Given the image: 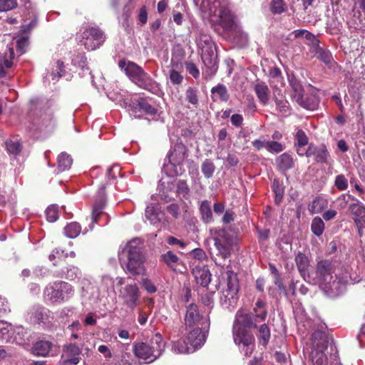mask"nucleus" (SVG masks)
<instances>
[{
	"label": "nucleus",
	"instance_id": "f257e3e1",
	"mask_svg": "<svg viewBox=\"0 0 365 365\" xmlns=\"http://www.w3.org/2000/svg\"><path fill=\"white\" fill-rule=\"evenodd\" d=\"M335 267L329 259H322L317 263L315 270V280L319 287L327 294H336L340 292L341 285L348 283V277L334 276Z\"/></svg>",
	"mask_w": 365,
	"mask_h": 365
},
{
	"label": "nucleus",
	"instance_id": "f03ea898",
	"mask_svg": "<svg viewBox=\"0 0 365 365\" xmlns=\"http://www.w3.org/2000/svg\"><path fill=\"white\" fill-rule=\"evenodd\" d=\"M119 260L125 264L127 270L132 274H140L144 270L145 257L142 251L139 239L129 241L119 253Z\"/></svg>",
	"mask_w": 365,
	"mask_h": 365
},
{
	"label": "nucleus",
	"instance_id": "7ed1b4c3",
	"mask_svg": "<svg viewBox=\"0 0 365 365\" xmlns=\"http://www.w3.org/2000/svg\"><path fill=\"white\" fill-rule=\"evenodd\" d=\"M120 68L124 71L129 79L139 88L145 89L153 94H158L160 91V84L146 73L139 65L125 59L118 62Z\"/></svg>",
	"mask_w": 365,
	"mask_h": 365
},
{
	"label": "nucleus",
	"instance_id": "20e7f679",
	"mask_svg": "<svg viewBox=\"0 0 365 365\" xmlns=\"http://www.w3.org/2000/svg\"><path fill=\"white\" fill-rule=\"evenodd\" d=\"M208 7L212 26L219 25L224 30H231L234 26V16L230 9L228 0H202Z\"/></svg>",
	"mask_w": 365,
	"mask_h": 365
},
{
	"label": "nucleus",
	"instance_id": "39448f33",
	"mask_svg": "<svg viewBox=\"0 0 365 365\" xmlns=\"http://www.w3.org/2000/svg\"><path fill=\"white\" fill-rule=\"evenodd\" d=\"M165 349V342L160 333L155 334L148 342L135 343L133 352L136 357L145 361L146 364L152 363L158 359Z\"/></svg>",
	"mask_w": 365,
	"mask_h": 365
},
{
	"label": "nucleus",
	"instance_id": "423d86ee",
	"mask_svg": "<svg viewBox=\"0 0 365 365\" xmlns=\"http://www.w3.org/2000/svg\"><path fill=\"white\" fill-rule=\"evenodd\" d=\"M73 292V287L69 283L58 280L50 282L45 287L43 298L48 304H61L68 300Z\"/></svg>",
	"mask_w": 365,
	"mask_h": 365
},
{
	"label": "nucleus",
	"instance_id": "0eeeda50",
	"mask_svg": "<svg viewBox=\"0 0 365 365\" xmlns=\"http://www.w3.org/2000/svg\"><path fill=\"white\" fill-rule=\"evenodd\" d=\"M222 278L225 281L226 288L222 292L220 300L227 307H234L237 302L239 291V281L237 274L231 269L222 273Z\"/></svg>",
	"mask_w": 365,
	"mask_h": 365
},
{
	"label": "nucleus",
	"instance_id": "6e6552de",
	"mask_svg": "<svg viewBox=\"0 0 365 365\" xmlns=\"http://www.w3.org/2000/svg\"><path fill=\"white\" fill-rule=\"evenodd\" d=\"M83 44L88 51H93L99 48L105 41V34L98 26L85 29L82 33Z\"/></svg>",
	"mask_w": 365,
	"mask_h": 365
},
{
	"label": "nucleus",
	"instance_id": "1a4fd4ad",
	"mask_svg": "<svg viewBox=\"0 0 365 365\" xmlns=\"http://www.w3.org/2000/svg\"><path fill=\"white\" fill-rule=\"evenodd\" d=\"M214 240L217 250V257H221L224 260L229 258L235 245V239L230 234L223 232Z\"/></svg>",
	"mask_w": 365,
	"mask_h": 365
},
{
	"label": "nucleus",
	"instance_id": "9d476101",
	"mask_svg": "<svg viewBox=\"0 0 365 365\" xmlns=\"http://www.w3.org/2000/svg\"><path fill=\"white\" fill-rule=\"evenodd\" d=\"M202 60L206 67L202 72L203 77L205 80H210L216 74L218 68L217 48L202 51Z\"/></svg>",
	"mask_w": 365,
	"mask_h": 365
},
{
	"label": "nucleus",
	"instance_id": "9b49d317",
	"mask_svg": "<svg viewBox=\"0 0 365 365\" xmlns=\"http://www.w3.org/2000/svg\"><path fill=\"white\" fill-rule=\"evenodd\" d=\"M82 348L76 343H67L62 347V363L63 365H77L81 360Z\"/></svg>",
	"mask_w": 365,
	"mask_h": 365
},
{
	"label": "nucleus",
	"instance_id": "f8f14e48",
	"mask_svg": "<svg viewBox=\"0 0 365 365\" xmlns=\"http://www.w3.org/2000/svg\"><path fill=\"white\" fill-rule=\"evenodd\" d=\"M140 292L138 285L134 283L127 284L120 292L119 297L128 308L133 310L138 305Z\"/></svg>",
	"mask_w": 365,
	"mask_h": 365
},
{
	"label": "nucleus",
	"instance_id": "ddd939ff",
	"mask_svg": "<svg viewBox=\"0 0 365 365\" xmlns=\"http://www.w3.org/2000/svg\"><path fill=\"white\" fill-rule=\"evenodd\" d=\"M350 213L354 216L353 220L357 228L358 235L360 237L364 236L365 229V205L357 201L351 203L349 206Z\"/></svg>",
	"mask_w": 365,
	"mask_h": 365
},
{
	"label": "nucleus",
	"instance_id": "4468645a",
	"mask_svg": "<svg viewBox=\"0 0 365 365\" xmlns=\"http://www.w3.org/2000/svg\"><path fill=\"white\" fill-rule=\"evenodd\" d=\"M267 316V310H259V313L253 312L250 314H237L236 321L238 324L243 325L249 329H255L258 324L265 321Z\"/></svg>",
	"mask_w": 365,
	"mask_h": 365
},
{
	"label": "nucleus",
	"instance_id": "2eb2a0df",
	"mask_svg": "<svg viewBox=\"0 0 365 365\" xmlns=\"http://www.w3.org/2000/svg\"><path fill=\"white\" fill-rule=\"evenodd\" d=\"M187 153V147L182 142H177L167 155L169 164L175 168L178 166L181 168Z\"/></svg>",
	"mask_w": 365,
	"mask_h": 365
},
{
	"label": "nucleus",
	"instance_id": "dca6fc26",
	"mask_svg": "<svg viewBox=\"0 0 365 365\" xmlns=\"http://www.w3.org/2000/svg\"><path fill=\"white\" fill-rule=\"evenodd\" d=\"M307 158L314 157V161L318 164H329L331 158L330 153L324 144L317 146L310 143L304 153Z\"/></svg>",
	"mask_w": 365,
	"mask_h": 365
},
{
	"label": "nucleus",
	"instance_id": "f3484780",
	"mask_svg": "<svg viewBox=\"0 0 365 365\" xmlns=\"http://www.w3.org/2000/svg\"><path fill=\"white\" fill-rule=\"evenodd\" d=\"M247 329V327L238 324L237 322H235L233 327V338L236 344L248 346L255 343L254 335Z\"/></svg>",
	"mask_w": 365,
	"mask_h": 365
},
{
	"label": "nucleus",
	"instance_id": "a211bd4d",
	"mask_svg": "<svg viewBox=\"0 0 365 365\" xmlns=\"http://www.w3.org/2000/svg\"><path fill=\"white\" fill-rule=\"evenodd\" d=\"M106 186L103 185L98 190L96 199L93 206L92 210V222L97 223L100 217L103 213V209L106 205Z\"/></svg>",
	"mask_w": 365,
	"mask_h": 365
},
{
	"label": "nucleus",
	"instance_id": "6ab92c4d",
	"mask_svg": "<svg viewBox=\"0 0 365 365\" xmlns=\"http://www.w3.org/2000/svg\"><path fill=\"white\" fill-rule=\"evenodd\" d=\"M31 319L36 324L47 325L51 323L50 319L53 317L49 309L40 305H36L31 309Z\"/></svg>",
	"mask_w": 365,
	"mask_h": 365
},
{
	"label": "nucleus",
	"instance_id": "aec40b11",
	"mask_svg": "<svg viewBox=\"0 0 365 365\" xmlns=\"http://www.w3.org/2000/svg\"><path fill=\"white\" fill-rule=\"evenodd\" d=\"M203 319L204 318L200 314L197 304L192 303L187 307L184 319L186 328L197 326Z\"/></svg>",
	"mask_w": 365,
	"mask_h": 365
},
{
	"label": "nucleus",
	"instance_id": "412c9836",
	"mask_svg": "<svg viewBox=\"0 0 365 365\" xmlns=\"http://www.w3.org/2000/svg\"><path fill=\"white\" fill-rule=\"evenodd\" d=\"M312 351H324L328 348V336L321 330H315L311 337Z\"/></svg>",
	"mask_w": 365,
	"mask_h": 365
},
{
	"label": "nucleus",
	"instance_id": "4be33fe9",
	"mask_svg": "<svg viewBox=\"0 0 365 365\" xmlns=\"http://www.w3.org/2000/svg\"><path fill=\"white\" fill-rule=\"evenodd\" d=\"M187 340L190 346L195 350L205 343L206 340L205 332L202 330V328L196 327L189 332Z\"/></svg>",
	"mask_w": 365,
	"mask_h": 365
},
{
	"label": "nucleus",
	"instance_id": "5701e85b",
	"mask_svg": "<svg viewBox=\"0 0 365 365\" xmlns=\"http://www.w3.org/2000/svg\"><path fill=\"white\" fill-rule=\"evenodd\" d=\"M160 261L165 264L173 272H177V267L182 264L180 257L171 250L162 254Z\"/></svg>",
	"mask_w": 365,
	"mask_h": 365
},
{
	"label": "nucleus",
	"instance_id": "b1692460",
	"mask_svg": "<svg viewBox=\"0 0 365 365\" xmlns=\"http://www.w3.org/2000/svg\"><path fill=\"white\" fill-rule=\"evenodd\" d=\"M299 98L300 99L297 98L296 102L301 107L309 110H314L318 108L319 101L316 95L303 94Z\"/></svg>",
	"mask_w": 365,
	"mask_h": 365
},
{
	"label": "nucleus",
	"instance_id": "393cba45",
	"mask_svg": "<svg viewBox=\"0 0 365 365\" xmlns=\"http://www.w3.org/2000/svg\"><path fill=\"white\" fill-rule=\"evenodd\" d=\"M150 98L140 97L136 100V108L143 111L146 115L154 116L157 114L158 110L150 103Z\"/></svg>",
	"mask_w": 365,
	"mask_h": 365
},
{
	"label": "nucleus",
	"instance_id": "a878e982",
	"mask_svg": "<svg viewBox=\"0 0 365 365\" xmlns=\"http://www.w3.org/2000/svg\"><path fill=\"white\" fill-rule=\"evenodd\" d=\"M193 274L198 284L202 287H207L211 281V274L208 268L195 267L193 270Z\"/></svg>",
	"mask_w": 365,
	"mask_h": 365
},
{
	"label": "nucleus",
	"instance_id": "bb28decb",
	"mask_svg": "<svg viewBox=\"0 0 365 365\" xmlns=\"http://www.w3.org/2000/svg\"><path fill=\"white\" fill-rule=\"evenodd\" d=\"M254 91L259 102L265 106L269 100V89L264 82H258L254 86Z\"/></svg>",
	"mask_w": 365,
	"mask_h": 365
},
{
	"label": "nucleus",
	"instance_id": "cd10ccee",
	"mask_svg": "<svg viewBox=\"0 0 365 365\" xmlns=\"http://www.w3.org/2000/svg\"><path fill=\"white\" fill-rule=\"evenodd\" d=\"M53 347V344L49 341L40 340L36 341L33 348L32 352L38 356H46Z\"/></svg>",
	"mask_w": 365,
	"mask_h": 365
},
{
	"label": "nucleus",
	"instance_id": "c85d7f7f",
	"mask_svg": "<svg viewBox=\"0 0 365 365\" xmlns=\"http://www.w3.org/2000/svg\"><path fill=\"white\" fill-rule=\"evenodd\" d=\"M289 83L291 87V97L295 101L298 98L300 99L304 93V88L300 81L292 74L288 76Z\"/></svg>",
	"mask_w": 365,
	"mask_h": 365
},
{
	"label": "nucleus",
	"instance_id": "c756f323",
	"mask_svg": "<svg viewBox=\"0 0 365 365\" xmlns=\"http://www.w3.org/2000/svg\"><path fill=\"white\" fill-rule=\"evenodd\" d=\"M276 165L279 170L284 173L293 168L294 160L289 154L284 153L276 159Z\"/></svg>",
	"mask_w": 365,
	"mask_h": 365
},
{
	"label": "nucleus",
	"instance_id": "7c9ffc66",
	"mask_svg": "<svg viewBox=\"0 0 365 365\" xmlns=\"http://www.w3.org/2000/svg\"><path fill=\"white\" fill-rule=\"evenodd\" d=\"M28 4H30L29 0H0V12L8 11L21 6L26 7Z\"/></svg>",
	"mask_w": 365,
	"mask_h": 365
},
{
	"label": "nucleus",
	"instance_id": "2f4dec72",
	"mask_svg": "<svg viewBox=\"0 0 365 365\" xmlns=\"http://www.w3.org/2000/svg\"><path fill=\"white\" fill-rule=\"evenodd\" d=\"M313 52L314 56L325 64L329 65L331 63L333 58L331 52L319 46V43L314 46Z\"/></svg>",
	"mask_w": 365,
	"mask_h": 365
},
{
	"label": "nucleus",
	"instance_id": "473e14b6",
	"mask_svg": "<svg viewBox=\"0 0 365 365\" xmlns=\"http://www.w3.org/2000/svg\"><path fill=\"white\" fill-rule=\"evenodd\" d=\"M308 143L309 138L305 132L302 129L297 130L294 134V147L297 148V153L299 155H304V153H300V148L308 145Z\"/></svg>",
	"mask_w": 365,
	"mask_h": 365
},
{
	"label": "nucleus",
	"instance_id": "72a5a7b5",
	"mask_svg": "<svg viewBox=\"0 0 365 365\" xmlns=\"http://www.w3.org/2000/svg\"><path fill=\"white\" fill-rule=\"evenodd\" d=\"M300 274L304 277L309 266V258L302 252H298L294 259Z\"/></svg>",
	"mask_w": 365,
	"mask_h": 365
},
{
	"label": "nucleus",
	"instance_id": "f704fd0d",
	"mask_svg": "<svg viewBox=\"0 0 365 365\" xmlns=\"http://www.w3.org/2000/svg\"><path fill=\"white\" fill-rule=\"evenodd\" d=\"M211 93L212 94V98L216 96L220 101L223 102H227L230 99L227 88L222 83H218L217 86L212 87L211 88ZM213 100L216 101L215 99Z\"/></svg>",
	"mask_w": 365,
	"mask_h": 365
},
{
	"label": "nucleus",
	"instance_id": "c9c22d12",
	"mask_svg": "<svg viewBox=\"0 0 365 365\" xmlns=\"http://www.w3.org/2000/svg\"><path fill=\"white\" fill-rule=\"evenodd\" d=\"M197 46L200 48H201L202 51H205V50H212L217 48L212 37L205 33L200 34Z\"/></svg>",
	"mask_w": 365,
	"mask_h": 365
},
{
	"label": "nucleus",
	"instance_id": "e433bc0d",
	"mask_svg": "<svg viewBox=\"0 0 365 365\" xmlns=\"http://www.w3.org/2000/svg\"><path fill=\"white\" fill-rule=\"evenodd\" d=\"M201 219L203 222L208 224L213 221L210 204L207 200H203L200 207Z\"/></svg>",
	"mask_w": 365,
	"mask_h": 365
},
{
	"label": "nucleus",
	"instance_id": "4c0bfd02",
	"mask_svg": "<svg viewBox=\"0 0 365 365\" xmlns=\"http://www.w3.org/2000/svg\"><path fill=\"white\" fill-rule=\"evenodd\" d=\"M198 90L195 87H188L185 91V100L192 108H197L199 105Z\"/></svg>",
	"mask_w": 365,
	"mask_h": 365
},
{
	"label": "nucleus",
	"instance_id": "58836bf2",
	"mask_svg": "<svg viewBox=\"0 0 365 365\" xmlns=\"http://www.w3.org/2000/svg\"><path fill=\"white\" fill-rule=\"evenodd\" d=\"M273 192H274V203L279 205L283 199L284 187L278 180L274 179L272 184Z\"/></svg>",
	"mask_w": 365,
	"mask_h": 365
},
{
	"label": "nucleus",
	"instance_id": "ea45409f",
	"mask_svg": "<svg viewBox=\"0 0 365 365\" xmlns=\"http://www.w3.org/2000/svg\"><path fill=\"white\" fill-rule=\"evenodd\" d=\"M81 232V227L77 222H70L64 227V233L69 238H76L80 235Z\"/></svg>",
	"mask_w": 365,
	"mask_h": 365
},
{
	"label": "nucleus",
	"instance_id": "a19ab883",
	"mask_svg": "<svg viewBox=\"0 0 365 365\" xmlns=\"http://www.w3.org/2000/svg\"><path fill=\"white\" fill-rule=\"evenodd\" d=\"M173 349L177 354H187L193 351L194 349L190 346L188 341H185L183 339H179L176 341H174L173 344Z\"/></svg>",
	"mask_w": 365,
	"mask_h": 365
},
{
	"label": "nucleus",
	"instance_id": "79ce46f5",
	"mask_svg": "<svg viewBox=\"0 0 365 365\" xmlns=\"http://www.w3.org/2000/svg\"><path fill=\"white\" fill-rule=\"evenodd\" d=\"M73 160L71 155L66 153H61L58 156V169L59 171L63 172L71 168Z\"/></svg>",
	"mask_w": 365,
	"mask_h": 365
},
{
	"label": "nucleus",
	"instance_id": "37998d69",
	"mask_svg": "<svg viewBox=\"0 0 365 365\" xmlns=\"http://www.w3.org/2000/svg\"><path fill=\"white\" fill-rule=\"evenodd\" d=\"M325 229V225L322 219L319 217H315L312 219L311 223V230L313 234L317 237L321 236Z\"/></svg>",
	"mask_w": 365,
	"mask_h": 365
},
{
	"label": "nucleus",
	"instance_id": "c03bdc74",
	"mask_svg": "<svg viewBox=\"0 0 365 365\" xmlns=\"http://www.w3.org/2000/svg\"><path fill=\"white\" fill-rule=\"evenodd\" d=\"M259 343L266 346L270 339V330L266 324H262L259 327V334L257 335Z\"/></svg>",
	"mask_w": 365,
	"mask_h": 365
},
{
	"label": "nucleus",
	"instance_id": "a18cd8bd",
	"mask_svg": "<svg viewBox=\"0 0 365 365\" xmlns=\"http://www.w3.org/2000/svg\"><path fill=\"white\" fill-rule=\"evenodd\" d=\"M67 256L64 254L63 251L53 250L48 256V259L51 262H53V264L56 265H64L66 263V259Z\"/></svg>",
	"mask_w": 365,
	"mask_h": 365
},
{
	"label": "nucleus",
	"instance_id": "49530a36",
	"mask_svg": "<svg viewBox=\"0 0 365 365\" xmlns=\"http://www.w3.org/2000/svg\"><path fill=\"white\" fill-rule=\"evenodd\" d=\"M145 217L153 225L159 223L160 221V219L159 217V212L153 205H149L147 206L145 211Z\"/></svg>",
	"mask_w": 365,
	"mask_h": 365
},
{
	"label": "nucleus",
	"instance_id": "de8ad7c7",
	"mask_svg": "<svg viewBox=\"0 0 365 365\" xmlns=\"http://www.w3.org/2000/svg\"><path fill=\"white\" fill-rule=\"evenodd\" d=\"M326 205V200L321 197H317L309 205V211L312 214L319 213L322 211Z\"/></svg>",
	"mask_w": 365,
	"mask_h": 365
},
{
	"label": "nucleus",
	"instance_id": "09e8293b",
	"mask_svg": "<svg viewBox=\"0 0 365 365\" xmlns=\"http://www.w3.org/2000/svg\"><path fill=\"white\" fill-rule=\"evenodd\" d=\"M201 170L206 178H210L215 171V165L210 159H206L201 165Z\"/></svg>",
	"mask_w": 365,
	"mask_h": 365
},
{
	"label": "nucleus",
	"instance_id": "8fccbe9b",
	"mask_svg": "<svg viewBox=\"0 0 365 365\" xmlns=\"http://www.w3.org/2000/svg\"><path fill=\"white\" fill-rule=\"evenodd\" d=\"M277 91H274V102L276 103L277 109L284 113H287L289 112V106L288 101L284 98V97L281 95L279 97L276 96Z\"/></svg>",
	"mask_w": 365,
	"mask_h": 365
},
{
	"label": "nucleus",
	"instance_id": "3c124183",
	"mask_svg": "<svg viewBox=\"0 0 365 365\" xmlns=\"http://www.w3.org/2000/svg\"><path fill=\"white\" fill-rule=\"evenodd\" d=\"M311 358L313 365H328V358L324 351H312Z\"/></svg>",
	"mask_w": 365,
	"mask_h": 365
},
{
	"label": "nucleus",
	"instance_id": "603ef678",
	"mask_svg": "<svg viewBox=\"0 0 365 365\" xmlns=\"http://www.w3.org/2000/svg\"><path fill=\"white\" fill-rule=\"evenodd\" d=\"M269 8L272 14H281L286 11L287 6L283 0H272Z\"/></svg>",
	"mask_w": 365,
	"mask_h": 365
},
{
	"label": "nucleus",
	"instance_id": "864d4df0",
	"mask_svg": "<svg viewBox=\"0 0 365 365\" xmlns=\"http://www.w3.org/2000/svg\"><path fill=\"white\" fill-rule=\"evenodd\" d=\"M348 180L343 174L337 175L334 180V186L339 191L346 190L348 188Z\"/></svg>",
	"mask_w": 365,
	"mask_h": 365
},
{
	"label": "nucleus",
	"instance_id": "5fc2aeb1",
	"mask_svg": "<svg viewBox=\"0 0 365 365\" xmlns=\"http://www.w3.org/2000/svg\"><path fill=\"white\" fill-rule=\"evenodd\" d=\"M6 145L8 152L13 155H18L21 150V145L18 140H7Z\"/></svg>",
	"mask_w": 365,
	"mask_h": 365
},
{
	"label": "nucleus",
	"instance_id": "6e6d98bb",
	"mask_svg": "<svg viewBox=\"0 0 365 365\" xmlns=\"http://www.w3.org/2000/svg\"><path fill=\"white\" fill-rule=\"evenodd\" d=\"M46 215L48 222H55L58 218V208L55 205H50L46 210Z\"/></svg>",
	"mask_w": 365,
	"mask_h": 365
},
{
	"label": "nucleus",
	"instance_id": "4d7b16f0",
	"mask_svg": "<svg viewBox=\"0 0 365 365\" xmlns=\"http://www.w3.org/2000/svg\"><path fill=\"white\" fill-rule=\"evenodd\" d=\"M185 66L186 71L191 75L194 78L197 79L200 76V71L197 66L192 61H185Z\"/></svg>",
	"mask_w": 365,
	"mask_h": 365
},
{
	"label": "nucleus",
	"instance_id": "13d9d810",
	"mask_svg": "<svg viewBox=\"0 0 365 365\" xmlns=\"http://www.w3.org/2000/svg\"><path fill=\"white\" fill-rule=\"evenodd\" d=\"M266 149L269 152L280 153L284 150L283 145L274 140L266 142Z\"/></svg>",
	"mask_w": 365,
	"mask_h": 365
},
{
	"label": "nucleus",
	"instance_id": "bf43d9fd",
	"mask_svg": "<svg viewBox=\"0 0 365 365\" xmlns=\"http://www.w3.org/2000/svg\"><path fill=\"white\" fill-rule=\"evenodd\" d=\"M170 80L174 85H179L182 82L183 76L175 69L170 71Z\"/></svg>",
	"mask_w": 365,
	"mask_h": 365
},
{
	"label": "nucleus",
	"instance_id": "052dcab7",
	"mask_svg": "<svg viewBox=\"0 0 365 365\" xmlns=\"http://www.w3.org/2000/svg\"><path fill=\"white\" fill-rule=\"evenodd\" d=\"M177 192L182 194L184 197L189 195L190 190L185 180H180L177 185Z\"/></svg>",
	"mask_w": 365,
	"mask_h": 365
},
{
	"label": "nucleus",
	"instance_id": "680f3d73",
	"mask_svg": "<svg viewBox=\"0 0 365 365\" xmlns=\"http://www.w3.org/2000/svg\"><path fill=\"white\" fill-rule=\"evenodd\" d=\"M166 210L175 219L178 218L180 215V207L178 204H170L167 206Z\"/></svg>",
	"mask_w": 365,
	"mask_h": 365
},
{
	"label": "nucleus",
	"instance_id": "e2e57ef3",
	"mask_svg": "<svg viewBox=\"0 0 365 365\" xmlns=\"http://www.w3.org/2000/svg\"><path fill=\"white\" fill-rule=\"evenodd\" d=\"M10 311L7 300L0 296V317H2Z\"/></svg>",
	"mask_w": 365,
	"mask_h": 365
},
{
	"label": "nucleus",
	"instance_id": "0e129e2a",
	"mask_svg": "<svg viewBox=\"0 0 365 365\" xmlns=\"http://www.w3.org/2000/svg\"><path fill=\"white\" fill-rule=\"evenodd\" d=\"M192 255L195 259L200 261H202L207 258L205 252L200 248L194 249L192 251Z\"/></svg>",
	"mask_w": 365,
	"mask_h": 365
},
{
	"label": "nucleus",
	"instance_id": "69168bd1",
	"mask_svg": "<svg viewBox=\"0 0 365 365\" xmlns=\"http://www.w3.org/2000/svg\"><path fill=\"white\" fill-rule=\"evenodd\" d=\"M143 286L149 293H155L157 291L155 284L148 279H145L143 280Z\"/></svg>",
	"mask_w": 365,
	"mask_h": 365
},
{
	"label": "nucleus",
	"instance_id": "338daca9",
	"mask_svg": "<svg viewBox=\"0 0 365 365\" xmlns=\"http://www.w3.org/2000/svg\"><path fill=\"white\" fill-rule=\"evenodd\" d=\"M230 121L232 125L239 128L242 125L243 117L240 114H233L231 116Z\"/></svg>",
	"mask_w": 365,
	"mask_h": 365
},
{
	"label": "nucleus",
	"instance_id": "774afa93",
	"mask_svg": "<svg viewBox=\"0 0 365 365\" xmlns=\"http://www.w3.org/2000/svg\"><path fill=\"white\" fill-rule=\"evenodd\" d=\"M138 21L142 24H145L148 21V12L145 6H143L140 10L138 16Z\"/></svg>",
	"mask_w": 365,
	"mask_h": 365
}]
</instances>
